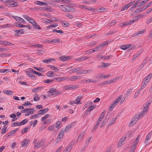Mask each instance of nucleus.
Returning a JSON list of instances; mask_svg holds the SVG:
<instances>
[{
  "instance_id": "39448f33",
  "label": "nucleus",
  "mask_w": 152,
  "mask_h": 152,
  "mask_svg": "<svg viewBox=\"0 0 152 152\" xmlns=\"http://www.w3.org/2000/svg\"><path fill=\"white\" fill-rule=\"evenodd\" d=\"M64 130H63V129H61L60 131L57 139V142L60 141L61 140V139L64 136Z\"/></svg>"
},
{
  "instance_id": "ea45409f",
  "label": "nucleus",
  "mask_w": 152,
  "mask_h": 152,
  "mask_svg": "<svg viewBox=\"0 0 152 152\" xmlns=\"http://www.w3.org/2000/svg\"><path fill=\"white\" fill-rule=\"evenodd\" d=\"M11 55L10 54L0 53V57H4L6 56H8Z\"/></svg>"
},
{
  "instance_id": "f03ea898",
  "label": "nucleus",
  "mask_w": 152,
  "mask_h": 152,
  "mask_svg": "<svg viewBox=\"0 0 152 152\" xmlns=\"http://www.w3.org/2000/svg\"><path fill=\"white\" fill-rule=\"evenodd\" d=\"M86 106H89V107L87 110V111H88L90 112L96 107V106L95 105H93V104L92 102H88L86 104Z\"/></svg>"
},
{
  "instance_id": "774afa93",
  "label": "nucleus",
  "mask_w": 152,
  "mask_h": 152,
  "mask_svg": "<svg viewBox=\"0 0 152 152\" xmlns=\"http://www.w3.org/2000/svg\"><path fill=\"white\" fill-rule=\"evenodd\" d=\"M102 64H103V67H108L110 65V64L105 63L104 62H102Z\"/></svg>"
},
{
  "instance_id": "20e7f679",
  "label": "nucleus",
  "mask_w": 152,
  "mask_h": 152,
  "mask_svg": "<svg viewBox=\"0 0 152 152\" xmlns=\"http://www.w3.org/2000/svg\"><path fill=\"white\" fill-rule=\"evenodd\" d=\"M138 116L136 115H134L132 118V119L131 121L129 124V126H131L133 125L139 119Z\"/></svg>"
},
{
  "instance_id": "37998d69",
  "label": "nucleus",
  "mask_w": 152,
  "mask_h": 152,
  "mask_svg": "<svg viewBox=\"0 0 152 152\" xmlns=\"http://www.w3.org/2000/svg\"><path fill=\"white\" fill-rule=\"evenodd\" d=\"M51 40V42L52 43H59L60 42V41L59 40L57 39H53Z\"/></svg>"
},
{
  "instance_id": "09e8293b",
  "label": "nucleus",
  "mask_w": 152,
  "mask_h": 152,
  "mask_svg": "<svg viewBox=\"0 0 152 152\" xmlns=\"http://www.w3.org/2000/svg\"><path fill=\"white\" fill-rule=\"evenodd\" d=\"M7 129V127H4L3 128H2L1 129V134H4L5 133H6Z\"/></svg>"
},
{
  "instance_id": "f257e3e1",
  "label": "nucleus",
  "mask_w": 152,
  "mask_h": 152,
  "mask_svg": "<svg viewBox=\"0 0 152 152\" xmlns=\"http://www.w3.org/2000/svg\"><path fill=\"white\" fill-rule=\"evenodd\" d=\"M60 9L64 12H71L72 11V8L66 5H60L58 6Z\"/></svg>"
},
{
  "instance_id": "393cba45",
  "label": "nucleus",
  "mask_w": 152,
  "mask_h": 152,
  "mask_svg": "<svg viewBox=\"0 0 152 152\" xmlns=\"http://www.w3.org/2000/svg\"><path fill=\"white\" fill-rule=\"evenodd\" d=\"M72 124H69L64 129H63V130H64V132H68L72 127Z\"/></svg>"
},
{
  "instance_id": "412c9836",
  "label": "nucleus",
  "mask_w": 152,
  "mask_h": 152,
  "mask_svg": "<svg viewBox=\"0 0 152 152\" xmlns=\"http://www.w3.org/2000/svg\"><path fill=\"white\" fill-rule=\"evenodd\" d=\"M35 4L39 5H45L47 6L48 4L47 3L42 2L39 1H35Z\"/></svg>"
},
{
  "instance_id": "4d7b16f0",
  "label": "nucleus",
  "mask_w": 152,
  "mask_h": 152,
  "mask_svg": "<svg viewBox=\"0 0 152 152\" xmlns=\"http://www.w3.org/2000/svg\"><path fill=\"white\" fill-rule=\"evenodd\" d=\"M110 82L109 81H106L103 82L101 84H100V85L101 86H103L104 85H106L107 84H110Z\"/></svg>"
},
{
  "instance_id": "aec40b11",
  "label": "nucleus",
  "mask_w": 152,
  "mask_h": 152,
  "mask_svg": "<svg viewBox=\"0 0 152 152\" xmlns=\"http://www.w3.org/2000/svg\"><path fill=\"white\" fill-rule=\"evenodd\" d=\"M82 68L80 67L77 68L75 69H73L70 70V72L71 73L75 72L77 71H81Z\"/></svg>"
},
{
  "instance_id": "c03bdc74",
  "label": "nucleus",
  "mask_w": 152,
  "mask_h": 152,
  "mask_svg": "<svg viewBox=\"0 0 152 152\" xmlns=\"http://www.w3.org/2000/svg\"><path fill=\"white\" fill-rule=\"evenodd\" d=\"M132 130H129L127 133L126 135L128 137H130L132 136Z\"/></svg>"
},
{
  "instance_id": "0eeeda50",
  "label": "nucleus",
  "mask_w": 152,
  "mask_h": 152,
  "mask_svg": "<svg viewBox=\"0 0 152 152\" xmlns=\"http://www.w3.org/2000/svg\"><path fill=\"white\" fill-rule=\"evenodd\" d=\"M82 96H77L75 100L73 101L70 102V104H78L80 102V100L81 99Z\"/></svg>"
},
{
  "instance_id": "b1692460",
  "label": "nucleus",
  "mask_w": 152,
  "mask_h": 152,
  "mask_svg": "<svg viewBox=\"0 0 152 152\" xmlns=\"http://www.w3.org/2000/svg\"><path fill=\"white\" fill-rule=\"evenodd\" d=\"M59 58L63 61H65L70 59L69 56H61Z\"/></svg>"
},
{
  "instance_id": "5fc2aeb1",
  "label": "nucleus",
  "mask_w": 152,
  "mask_h": 152,
  "mask_svg": "<svg viewBox=\"0 0 152 152\" xmlns=\"http://www.w3.org/2000/svg\"><path fill=\"white\" fill-rule=\"evenodd\" d=\"M28 127H26L24 128L23 129H22V130L21 131V133L22 134H23L26 132L28 131Z\"/></svg>"
},
{
  "instance_id": "49530a36",
  "label": "nucleus",
  "mask_w": 152,
  "mask_h": 152,
  "mask_svg": "<svg viewBox=\"0 0 152 152\" xmlns=\"http://www.w3.org/2000/svg\"><path fill=\"white\" fill-rule=\"evenodd\" d=\"M122 95H121L119 96L116 99V100L114 101L115 102H116V103L117 104V103L120 100H121V98H122Z\"/></svg>"
},
{
  "instance_id": "9d476101",
  "label": "nucleus",
  "mask_w": 152,
  "mask_h": 152,
  "mask_svg": "<svg viewBox=\"0 0 152 152\" xmlns=\"http://www.w3.org/2000/svg\"><path fill=\"white\" fill-rule=\"evenodd\" d=\"M152 77V73L149 74L144 79L143 82H145V83H148Z\"/></svg>"
},
{
  "instance_id": "6e6d98bb",
  "label": "nucleus",
  "mask_w": 152,
  "mask_h": 152,
  "mask_svg": "<svg viewBox=\"0 0 152 152\" xmlns=\"http://www.w3.org/2000/svg\"><path fill=\"white\" fill-rule=\"evenodd\" d=\"M103 75L102 74H99L97 75L96 76L94 77L95 79H100L102 77Z\"/></svg>"
},
{
  "instance_id": "7ed1b4c3",
  "label": "nucleus",
  "mask_w": 152,
  "mask_h": 152,
  "mask_svg": "<svg viewBox=\"0 0 152 152\" xmlns=\"http://www.w3.org/2000/svg\"><path fill=\"white\" fill-rule=\"evenodd\" d=\"M7 5L9 6L10 7H13L18 6V4L16 2L13 1L12 0H8L7 2Z\"/></svg>"
},
{
  "instance_id": "3c124183",
  "label": "nucleus",
  "mask_w": 152,
  "mask_h": 152,
  "mask_svg": "<svg viewBox=\"0 0 152 152\" xmlns=\"http://www.w3.org/2000/svg\"><path fill=\"white\" fill-rule=\"evenodd\" d=\"M54 129V126H50L48 128V130L49 131H52Z\"/></svg>"
},
{
  "instance_id": "c85d7f7f",
  "label": "nucleus",
  "mask_w": 152,
  "mask_h": 152,
  "mask_svg": "<svg viewBox=\"0 0 152 152\" xmlns=\"http://www.w3.org/2000/svg\"><path fill=\"white\" fill-rule=\"evenodd\" d=\"M144 32V31L142 30L140 31H138L136 33L133 34L132 36L133 37H135L137 35H138L139 34H142Z\"/></svg>"
},
{
  "instance_id": "4c0bfd02",
  "label": "nucleus",
  "mask_w": 152,
  "mask_h": 152,
  "mask_svg": "<svg viewBox=\"0 0 152 152\" xmlns=\"http://www.w3.org/2000/svg\"><path fill=\"white\" fill-rule=\"evenodd\" d=\"M62 25L64 27H68L69 25V23L66 21H64L61 22Z\"/></svg>"
},
{
  "instance_id": "72a5a7b5",
  "label": "nucleus",
  "mask_w": 152,
  "mask_h": 152,
  "mask_svg": "<svg viewBox=\"0 0 152 152\" xmlns=\"http://www.w3.org/2000/svg\"><path fill=\"white\" fill-rule=\"evenodd\" d=\"M55 60L54 59H53L52 58H50L49 59H45L43 60L42 61V62L44 63H48L49 62Z\"/></svg>"
},
{
  "instance_id": "cd10ccee",
  "label": "nucleus",
  "mask_w": 152,
  "mask_h": 152,
  "mask_svg": "<svg viewBox=\"0 0 152 152\" xmlns=\"http://www.w3.org/2000/svg\"><path fill=\"white\" fill-rule=\"evenodd\" d=\"M92 139V137H90L87 138L86 141L85 145V146H87L88 145L89 143L90 142Z\"/></svg>"
},
{
  "instance_id": "ddd939ff",
  "label": "nucleus",
  "mask_w": 152,
  "mask_h": 152,
  "mask_svg": "<svg viewBox=\"0 0 152 152\" xmlns=\"http://www.w3.org/2000/svg\"><path fill=\"white\" fill-rule=\"evenodd\" d=\"M29 140L27 139H24L21 142V146L22 147H25L27 146Z\"/></svg>"
},
{
  "instance_id": "bb28decb",
  "label": "nucleus",
  "mask_w": 152,
  "mask_h": 152,
  "mask_svg": "<svg viewBox=\"0 0 152 152\" xmlns=\"http://www.w3.org/2000/svg\"><path fill=\"white\" fill-rule=\"evenodd\" d=\"M28 69H29V71H31L34 73L36 75H38L39 76H42V74H41V73L39 72H37L35 71L32 68H29Z\"/></svg>"
},
{
  "instance_id": "79ce46f5",
  "label": "nucleus",
  "mask_w": 152,
  "mask_h": 152,
  "mask_svg": "<svg viewBox=\"0 0 152 152\" xmlns=\"http://www.w3.org/2000/svg\"><path fill=\"white\" fill-rule=\"evenodd\" d=\"M62 93L61 91H56V90L55 91L54 94H55L56 95L60 94ZM53 95V94H52L51 95Z\"/></svg>"
},
{
  "instance_id": "69168bd1",
  "label": "nucleus",
  "mask_w": 152,
  "mask_h": 152,
  "mask_svg": "<svg viewBox=\"0 0 152 152\" xmlns=\"http://www.w3.org/2000/svg\"><path fill=\"white\" fill-rule=\"evenodd\" d=\"M20 122L23 125L28 122V120L27 119H25Z\"/></svg>"
},
{
  "instance_id": "a19ab883",
  "label": "nucleus",
  "mask_w": 152,
  "mask_h": 152,
  "mask_svg": "<svg viewBox=\"0 0 152 152\" xmlns=\"http://www.w3.org/2000/svg\"><path fill=\"white\" fill-rule=\"evenodd\" d=\"M42 87H38L35 88H34L32 89V92L34 93L36 92L38 90L40 89Z\"/></svg>"
},
{
  "instance_id": "7c9ffc66",
  "label": "nucleus",
  "mask_w": 152,
  "mask_h": 152,
  "mask_svg": "<svg viewBox=\"0 0 152 152\" xmlns=\"http://www.w3.org/2000/svg\"><path fill=\"white\" fill-rule=\"evenodd\" d=\"M23 29H22L21 30L15 29V30H14V31L15 32L19 34H24V31H23Z\"/></svg>"
},
{
  "instance_id": "58836bf2",
  "label": "nucleus",
  "mask_w": 152,
  "mask_h": 152,
  "mask_svg": "<svg viewBox=\"0 0 152 152\" xmlns=\"http://www.w3.org/2000/svg\"><path fill=\"white\" fill-rule=\"evenodd\" d=\"M28 20L33 25L34 24H36V22L34 20V19L30 17L29 18Z\"/></svg>"
},
{
  "instance_id": "1a4fd4ad",
  "label": "nucleus",
  "mask_w": 152,
  "mask_h": 152,
  "mask_svg": "<svg viewBox=\"0 0 152 152\" xmlns=\"http://www.w3.org/2000/svg\"><path fill=\"white\" fill-rule=\"evenodd\" d=\"M140 138V135L139 134L136 139L135 141L134 142L133 145H132V148H136Z\"/></svg>"
},
{
  "instance_id": "13d9d810",
  "label": "nucleus",
  "mask_w": 152,
  "mask_h": 152,
  "mask_svg": "<svg viewBox=\"0 0 152 152\" xmlns=\"http://www.w3.org/2000/svg\"><path fill=\"white\" fill-rule=\"evenodd\" d=\"M32 104L30 103L28 101H27L24 103L22 105L23 106H26L28 105H31Z\"/></svg>"
},
{
  "instance_id": "c9c22d12",
  "label": "nucleus",
  "mask_w": 152,
  "mask_h": 152,
  "mask_svg": "<svg viewBox=\"0 0 152 152\" xmlns=\"http://www.w3.org/2000/svg\"><path fill=\"white\" fill-rule=\"evenodd\" d=\"M84 82L88 83H95L96 81L94 80H91V79H88V80H84Z\"/></svg>"
},
{
  "instance_id": "c756f323",
  "label": "nucleus",
  "mask_w": 152,
  "mask_h": 152,
  "mask_svg": "<svg viewBox=\"0 0 152 152\" xmlns=\"http://www.w3.org/2000/svg\"><path fill=\"white\" fill-rule=\"evenodd\" d=\"M117 119V118H113L112 120L110 121L109 123V126H110L114 124L116 119Z\"/></svg>"
},
{
  "instance_id": "4468645a",
  "label": "nucleus",
  "mask_w": 152,
  "mask_h": 152,
  "mask_svg": "<svg viewBox=\"0 0 152 152\" xmlns=\"http://www.w3.org/2000/svg\"><path fill=\"white\" fill-rule=\"evenodd\" d=\"M48 110L49 109L48 108L40 110L38 111V114L40 115L44 114L47 113Z\"/></svg>"
},
{
  "instance_id": "e433bc0d",
  "label": "nucleus",
  "mask_w": 152,
  "mask_h": 152,
  "mask_svg": "<svg viewBox=\"0 0 152 152\" xmlns=\"http://www.w3.org/2000/svg\"><path fill=\"white\" fill-rule=\"evenodd\" d=\"M2 42V43H1V45H10L12 46L13 45V44L12 43L5 41H3Z\"/></svg>"
},
{
  "instance_id": "6e6552de",
  "label": "nucleus",
  "mask_w": 152,
  "mask_h": 152,
  "mask_svg": "<svg viewBox=\"0 0 152 152\" xmlns=\"http://www.w3.org/2000/svg\"><path fill=\"white\" fill-rule=\"evenodd\" d=\"M86 134V132H83L80 133L78 135L77 139L76 142L78 141H81L83 139L84 137Z\"/></svg>"
},
{
  "instance_id": "bf43d9fd",
  "label": "nucleus",
  "mask_w": 152,
  "mask_h": 152,
  "mask_svg": "<svg viewBox=\"0 0 152 152\" xmlns=\"http://www.w3.org/2000/svg\"><path fill=\"white\" fill-rule=\"evenodd\" d=\"M53 74V72L52 71H49L47 73V75L48 77H51Z\"/></svg>"
},
{
  "instance_id": "9b49d317",
  "label": "nucleus",
  "mask_w": 152,
  "mask_h": 152,
  "mask_svg": "<svg viewBox=\"0 0 152 152\" xmlns=\"http://www.w3.org/2000/svg\"><path fill=\"white\" fill-rule=\"evenodd\" d=\"M126 137H122L119 140V142L118 144V145L119 146H122L124 144V142L126 140Z\"/></svg>"
},
{
  "instance_id": "603ef678",
  "label": "nucleus",
  "mask_w": 152,
  "mask_h": 152,
  "mask_svg": "<svg viewBox=\"0 0 152 152\" xmlns=\"http://www.w3.org/2000/svg\"><path fill=\"white\" fill-rule=\"evenodd\" d=\"M148 109V106H146V107H144L143 110L142 112H143L145 114H146L147 113Z\"/></svg>"
},
{
  "instance_id": "052dcab7",
  "label": "nucleus",
  "mask_w": 152,
  "mask_h": 152,
  "mask_svg": "<svg viewBox=\"0 0 152 152\" xmlns=\"http://www.w3.org/2000/svg\"><path fill=\"white\" fill-rule=\"evenodd\" d=\"M53 31H55L56 32L60 34H62L63 33V31L61 30H57L55 29L53 30Z\"/></svg>"
},
{
  "instance_id": "423d86ee",
  "label": "nucleus",
  "mask_w": 152,
  "mask_h": 152,
  "mask_svg": "<svg viewBox=\"0 0 152 152\" xmlns=\"http://www.w3.org/2000/svg\"><path fill=\"white\" fill-rule=\"evenodd\" d=\"M74 143L72 142L70 143L67 147L65 149L63 152H69L72 149V146L73 145Z\"/></svg>"
},
{
  "instance_id": "4be33fe9",
  "label": "nucleus",
  "mask_w": 152,
  "mask_h": 152,
  "mask_svg": "<svg viewBox=\"0 0 152 152\" xmlns=\"http://www.w3.org/2000/svg\"><path fill=\"white\" fill-rule=\"evenodd\" d=\"M109 118H110V117H107V116H106L105 118L104 119V120L102 122V124L101 125L100 127H102L103 126H104L105 125V124L106 122L107 121L109 120Z\"/></svg>"
},
{
  "instance_id": "e2e57ef3",
  "label": "nucleus",
  "mask_w": 152,
  "mask_h": 152,
  "mask_svg": "<svg viewBox=\"0 0 152 152\" xmlns=\"http://www.w3.org/2000/svg\"><path fill=\"white\" fill-rule=\"evenodd\" d=\"M145 113H144L143 112H142V113H140L138 114V115L136 114V115H137L138 116V118L139 119V118L141 117L143 115L145 114Z\"/></svg>"
},
{
  "instance_id": "f704fd0d",
  "label": "nucleus",
  "mask_w": 152,
  "mask_h": 152,
  "mask_svg": "<svg viewBox=\"0 0 152 152\" xmlns=\"http://www.w3.org/2000/svg\"><path fill=\"white\" fill-rule=\"evenodd\" d=\"M117 104L115 102H114L110 105V110H112L114 107L117 105Z\"/></svg>"
},
{
  "instance_id": "f3484780",
  "label": "nucleus",
  "mask_w": 152,
  "mask_h": 152,
  "mask_svg": "<svg viewBox=\"0 0 152 152\" xmlns=\"http://www.w3.org/2000/svg\"><path fill=\"white\" fill-rule=\"evenodd\" d=\"M151 132H150L147 134V135L146 136L145 141V143H147L148 141L149 140V139H150V138L151 137Z\"/></svg>"
},
{
  "instance_id": "a18cd8bd",
  "label": "nucleus",
  "mask_w": 152,
  "mask_h": 152,
  "mask_svg": "<svg viewBox=\"0 0 152 152\" xmlns=\"http://www.w3.org/2000/svg\"><path fill=\"white\" fill-rule=\"evenodd\" d=\"M110 41H107L105 42H104L100 45L102 47L104 46H105L107 45L108 43L109 42H110Z\"/></svg>"
},
{
  "instance_id": "8fccbe9b",
  "label": "nucleus",
  "mask_w": 152,
  "mask_h": 152,
  "mask_svg": "<svg viewBox=\"0 0 152 152\" xmlns=\"http://www.w3.org/2000/svg\"><path fill=\"white\" fill-rule=\"evenodd\" d=\"M34 68L37 70L41 72H43L44 69L43 68H38V67H34Z\"/></svg>"
},
{
  "instance_id": "a211bd4d",
  "label": "nucleus",
  "mask_w": 152,
  "mask_h": 152,
  "mask_svg": "<svg viewBox=\"0 0 152 152\" xmlns=\"http://www.w3.org/2000/svg\"><path fill=\"white\" fill-rule=\"evenodd\" d=\"M26 74L28 76L30 77H32L33 78L35 79L36 77L34 75L33 76V74L32 72L28 71H26Z\"/></svg>"
},
{
  "instance_id": "5701e85b",
  "label": "nucleus",
  "mask_w": 152,
  "mask_h": 152,
  "mask_svg": "<svg viewBox=\"0 0 152 152\" xmlns=\"http://www.w3.org/2000/svg\"><path fill=\"white\" fill-rule=\"evenodd\" d=\"M42 141H40L38 143L35 145L34 148V149H36L39 148H40L42 145Z\"/></svg>"
},
{
  "instance_id": "2f4dec72",
  "label": "nucleus",
  "mask_w": 152,
  "mask_h": 152,
  "mask_svg": "<svg viewBox=\"0 0 152 152\" xmlns=\"http://www.w3.org/2000/svg\"><path fill=\"white\" fill-rule=\"evenodd\" d=\"M40 99V98L38 96V94H35L34 96V100L35 101H39Z\"/></svg>"
},
{
  "instance_id": "0e129e2a",
  "label": "nucleus",
  "mask_w": 152,
  "mask_h": 152,
  "mask_svg": "<svg viewBox=\"0 0 152 152\" xmlns=\"http://www.w3.org/2000/svg\"><path fill=\"white\" fill-rule=\"evenodd\" d=\"M56 90V89L54 88H52L50 89L49 91L50 93H54L55 91Z\"/></svg>"
},
{
  "instance_id": "dca6fc26",
  "label": "nucleus",
  "mask_w": 152,
  "mask_h": 152,
  "mask_svg": "<svg viewBox=\"0 0 152 152\" xmlns=\"http://www.w3.org/2000/svg\"><path fill=\"white\" fill-rule=\"evenodd\" d=\"M68 78V77H58L55 78L54 79L57 80L58 82H61Z\"/></svg>"
},
{
  "instance_id": "a878e982",
  "label": "nucleus",
  "mask_w": 152,
  "mask_h": 152,
  "mask_svg": "<svg viewBox=\"0 0 152 152\" xmlns=\"http://www.w3.org/2000/svg\"><path fill=\"white\" fill-rule=\"evenodd\" d=\"M120 77L119 76H117L115 78L111 79L110 81V83H115L118 80L120 79Z\"/></svg>"
},
{
  "instance_id": "864d4df0",
  "label": "nucleus",
  "mask_w": 152,
  "mask_h": 152,
  "mask_svg": "<svg viewBox=\"0 0 152 152\" xmlns=\"http://www.w3.org/2000/svg\"><path fill=\"white\" fill-rule=\"evenodd\" d=\"M32 108H26L24 109L21 111V113H24L27 112L29 110H32Z\"/></svg>"
},
{
  "instance_id": "680f3d73",
  "label": "nucleus",
  "mask_w": 152,
  "mask_h": 152,
  "mask_svg": "<svg viewBox=\"0 0 152 152\" xmlns=\"http://www.w3.org/2000/svg\"><path fill=\"white\" fill-rule=\"evenodd\" d=\"M33 25L35 26V28H37V29L40 30L41 29V28L39 26L38 24H37L36 23V24H34Z\"/></svg>"
},
{
  "instance_id": "de8ad7c7",
  "label": "nucleus",
  "mask_w": 152,
  "mask_h": 152,
  "mask_svg": "<svg viewBox=\"0 0 152 152\" xmlns=\"http://www.w3.org/2000/svg\"><path fill=\"white\" fill-rule=\"evenodd\" d=\"M132 24V23L131 22V21L130 20L128 22H126L124 23V24L123 25H122L123 26H126L129 25H131Z\"/></svg>"
},
{
  "instance_id": "2eb2a0df",
  "label": "nucleus",
  "mask_w": 152,
  "mask_h": 152,
  "mask_svg": "<svg viewBox=\"0 0 152 152\" xmlns=\"http://www.w3.org/2000/svg\"><path fill=\"white\" fill-rule=\"evenodd\" d=\"M146 60H147L145 59L142 62V64L140 65V66L137 69L138 70H140L143 68L144 66L146 65L147 63V62L146 61Z\"/></svg>"
},
{
  "instance_id": "338daca9",
  "label": "nucleus",
  "mask_w": 152,
  "mask_h": 152,
  "mask_svg": "<svg viewBox=\"0 0 152 152\" xmlns=\"http://www.w3.org/2000/svg\"><path fill=\"white\" fill-rule=\"evenodd\" d=\"M128 8L127 5H126L124 6L121 9V11H122L124 10H125Z\"/></svg>"
},
{
  "instance_id": "6ab92c4d",
  "label": "nucleus",
  "mask_w": 152,
  "mask_h": 152,
  "mask_svg": "<svg viewBox=\"0 0 152 152\" xmlns=\"http://www.w3.org/2000/svg\"><path fill=\"white\" fill-rule=\"evenodd\" d=\"M13 91L10 90H4L3 91V92L4 93L9 95H12L13 94Z\"/></svg>"
},
{
  "instance_id": "f8f14e48",
  "label": "nucleus",
  "mask_w": 152,
  "mask_h": 152,
  "mask_svg": "<svg viewBox=\"0 0 152 152\" xmlns=\"http://www.w3.org/2000/svg\"><path fill=\"white\" fill-rule=\"evenodd\" d=\"M80 76H73L71 77H68V78L66 80H71V81H74L77 79H78L80 78Z\"/></svg>"
},
{
  "instance_id": "473e14b6",
  "label": "nucleus",
  "mask_w": 152,
  "mask_h": 152,
  "mask_svg": "<svg viewBox=\"0 0 152 152\" xmlns=\"http://www.w3.org/2000/svg\"><path fill=\"white\" fill-rule=\"evenodd\" d=\"M106 113V110H104L103 112L101 113V115L99 116V119L102 120L104 118L105 114Z\"/></svg>"
}]
</instances>
